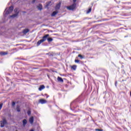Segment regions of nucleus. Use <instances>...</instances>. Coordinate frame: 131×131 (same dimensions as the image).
<instances>
[{"instance_id": "nucleus-1", "label": "nucleus", "mask_w": 131, "mask_h": 131, "mask_svg": "<svg viewBox=\"0 0 131 131\" xmlns=\"http://www.w3.org/2000/svg\"><path fill=\"white\" fill-rule=\"evenodd\" d=\"M13 10H14V7H13V6H11L8 9L6 8L4 11V16L7 17V15H9V14H10V13L13 12Z\"/></svg>"}, {"instance_id": "nucleus-2", "label": "nucleus", "mask_w": 131, "mask_h": 131, "mask_svg": "<svg viewBox=\"0 0 131 131\" xmlns=\"http://www.w3.org/2000/svg\"><path fill=\"white\" fill-rule=\"evenodd\" d=\"M50 35L49 34H47L46 35H45L44 36H43L42 39L38 41L37 43V46H39L40 45V43H42V42H43V41H46V40H47V38H48V37H49Z\"/></svg>"}, {"instance_id": "nucleus-3", "label": "nucleus", "mask_w": 131, "mask_h": 131, "mask_svg": "<svg viewBox=\"0 0 131 131\" xmlns=\"http://www.w3.org/2000/svg\"><path fill=\"white\" fill-rule=\"evenodd\" d=\"M14 12L15 14L10 16V18H15V17H17V16H18V14H19V11L18 10V8L15 9Z\"/></svg>"}, {"instance_id": "nucleus-4", "label": "nucleus", "mask_w": 131, "mask_h": 131, "mask_svg": "<svg viewBox=\"0 0 131 131\" xmlns=\"http://www.w3.org/2000/svg\"><path fill=\"white\" fill-rule=\"evenodd\" d=\"M76 7V4L74 3L72 5L68 7V10H74L75 9V7Z\"/></svg>"}, {"instance_id": "nucleus-5", "label": "nucleus", "mask_w": 131, "mask_h": 131, "mask_svg": "<svg viewBox=\"0 0 131 131\" xmlns=\"http://www.w3.org/2000/svg\"><path fill=\"white\" fill-rule=\"evenodd\" d=\"M7 124V120L6 119H3V121H1V127H4L5 126V125Z\"/></svg>"}, {"instance_id": "nucleus-6", "label": "nucleus", "mask_w": 131, "mask_h": 131, "mask_svg": "<svg viewBox=\"0 0 131 131\" xmlns=\"http://www.w3.org/2000/svg\"><path fill=\"white\" fill-rule=\"evenodd\" d=\"M61 7V3L57 4L55 7V10H59Z\"/></svg>"}, {"instance_id": "nucleus-7", "label": "nucleus", "mask_w": 131, "mask_h": 131, "mask_svg": "<svg viewBox=\"0 0 131 131\" xmlns=\"http://www.w3.org/2000/svg\"><path fill=\"white\" fill-rule=\"evenodd\" d=\"M39 102L40 104H46V103H47V100L45 99H40Z\"/></svg>"}, {"instance_id": "nucleus-8", "label": "nucleus", "mask_w": 131, "mask_h": 131, "mask_svg": "<svg viewBox=\"0 0 131 131\" xmlns=\"http://www.w3.org/2000/svg\"><path fill=\"white\" fill-rule=\"evenodd\" d=\"M34 119L33 118V117H31L30 119H29V122L30 123H31V124H32L33 123V121H34Z\"/></svg>"}, {"instance_id": "nucleus-9", "label": "nucleus", "mask_w": 131, "mask_h": 131, "mask_svg": "<svg viewBox=\"0 0 131 131\" xmlns=\"http://www.w3.org/2000/svg\"><path fill=\"white\" fill-rule=\"evenodd\" d=\"M57 14H58V11H54L52 14H51V16L52 17H54V16H56V15H57Z\"/></svg>"}, {"instance_id": "nucleus-10", "label": "nucleus", "mask_w": 131, "mask_h": 131, "mask_svg": "<svg viewBox=\"0 0 131 131\" xmlns=\"http://www.w3.org/2000/svg\"><path fill=\"white\" fill-rule=\"evenodd\" d=\"M23 32L24 34H26V33H28V32H29V30L26 29L23 30Z\"/></svg>"}, {"instance_id": "nucleus-11", "label": "nucleus", "mask_w": 131, "mask_h": 131, "mask_svg": "<svg viewBox=\"0 0 131 131\" xmlns=\"http://www.w3.org/2000/svg\"><path fill=\"white\" fill-rule=\"evenodd\" d=\"M0 55H1V56H6V55H8V52H1Z\"/></svg>"}, {"instance_id": "nucleus-12", "label": "nucleus", "mask_w": 131, "mask_h": 131, "mask_svg": "<svg viewBox=\"0 0 131 131\" xmlns=\"http://www.w3.org/2000/svg\"><path fill=\"white\" fill-rule=\"evenodd\" d=\"M23 126H25L26 124H27V120L26 119H24L23 121Z\"/></svg>"}, {"instance_id": "nucleus-13", "label": "nucleus", "mask_w": 131, "mask_h": 131, "mask_svg": "<svg viewBox=\"0 0 131 131\" xmlns=\"http://www.w3.org/2000/svg\"><path fill=\"white\" fill-rule=\"evenodd\" d=\"M57 80L58 81H60V82H63L64 81V80H63V79H62V78L60 77H57Z\"/></svg>"}, {"instance_id": "nucleus-14", "label": "nucleus", "mask_w": 131, "mask_h": 131, "mask_svg": "<svg viewBox=\"0 0 131 131\" xmlns=\"http://www.w3.org/2000/svg\"><path fill=\"white\" fill-rule=\"evenodd\" d=\"M45 88H46L43 85H41L39 88V91H42V90H44Z\"/></svg>"}, {"instance_id": "nucleus-15", "label": "nucleus", "mask_w": 131, "mask_h": 131, "mask_svg": "<svg viewBox=\"0 0 131 131\" xmlns=\"http://www.w3.org/2000/svg\"><path fill=\"white\" fill-rule=\"evenodd\" d=\"M37 9H38V10H40V11H41V10H42V6L41 5L39 4L37 6Z\"/></svg>"}, {"instance_id": "nucleus-16", "label": "nucleus", "mask_w": 131, "mask_h": 131, "mask_svg": "<svg viewBox=\"0 0 131 131\" xmlns=\"http://www.w3.org/2000/svg\"><path fill=\"white\" fill-rule=\"evenodd\" d=\"M77 66L76 65H73V66L71 67L72 69H73V70H76V68H77Z\"/></svg>"}, {"instance_id": "nucleus-17", "label": "nucleus", "mask_w": 131, "mask_h": 131, "mask_svg": "<svg viewBox=\"0 0 131 131\" xmlns=\"http://www.w3.org/2000/svg\"><path fill=\"white\" fill-rule=\"evenodd\" d=\"M16 110H17V112H20V111H21V110H20V106L19 105L17 106Z\"/></svg>"}, {"instance_id": "nucleus-18", "label": "nucleus", "mask_w": 131, "mask_h": 131, "mask_svg": "<svg viewBox=\"0 0 131 131\" xmlns=\"http://www.w3.org/2000/svg\"><path fill=\"white\" fill-rule=\"evenodd\" d=\"M51 2H49V3H47L46 6H45L46 8H48L50 5H51Z\"/></svg>"}, {"instance_id": "nucleus-19", "label": "nucleus", "mask_w": 131, "mask_h": 131, "mask_svg": "<svg viewBox=\"0 0 131 131\" xmlns=\"http://www.w3.org/2000/svg\"><path fill=\"white\" fill-rule=\"evenodd\" d=\"M47 40H48V41H49V42H50V41H53V38H48L47 39Z\"/></svg>"}, {"instance_id": "nucleus-20", "label": "nucleus", "mask_w": 131, "mask_h": 131, "mask_svg": "<svg viewBox=\"0 0 131 131\" xmlns=\"http://www.w3.org/2000/svg\"><path fill=\"white\" fill-rule=\"evenodd\" d=\"M92 12V8H89V10L87 11V14H89V13H91Z\"/></svg>"}, {"instance_id": "nucleus-21", "label": "nucleus", "mask_w": 131, "mask_h": 131, "mask_svg": "<svg viewBox=\"0 0 131 131\" xmlns=\"http://www.w3.org/2000/svg\"><path fill=\"white\" fill-rule=\"evenodd\" d=\"M79 58H80L81 59H83V57H82V55L79 54L78 56Z\"/></svg>"}, {"instance_id": "nucleus-22", "label": "nucleus", "mask_w": 131, "mask_h": 131, "mask_svg": "<svg viewBox=\"0 0 131 131\" xmlns=\"http://www.w3.org/2000/svg\"><path fill=\"white\" fill-rule=\"evenodd\" d=\"M2 108H3V103L0 104V111L1 110Z\"/></svg>"}, {"instance_id": "nucleus-23", "label": "nucleus", "mask_w": 131, "mask_h": 131, "mask_svg": "<svg viewBox=\"0 0 131 131\" xmlns=\"http://www.w3.org/2000/svg\"><path fill=\"white\" fill-rule=\"evenodd\" d=\"M75 63H79V60H75Z\"/></svg>"}, {"instance_id": "nucleus-24", "label": "nucleus", "mask_w": 131, "mask_h": 131, "mask_svg": "<svg viewBox=\"0 0 131 131\" xmlns=\"http://www.w3.org/2000/svg\"><path fill=\"white\" fill-rule=\"evenodd\" d=\"M27 113L29 115H30L31 114V112H30V111H28Z\"/></svg>"}, {"instance_id": "nucleus-25", "label": "nucleus", "mask_w": 131, "mask_h": 131, "mask_svg": "<svg viewBox=\"0 0 131 131\" xmlns=\"http://www.w3.org/2000/svg\"><path fill=\"white\" fill-rule=\"evenodd\" d=\"M95 130H96V131H103V130L100 129H96Z\"/></svg>"}, {"instance_id": "nucleus-26", "label": "nucleus", "mask_w": 131, "mask_h": 131, "mask_svg": "<svg viewBox=\"0 0 131 131\" xmlns=\"http://www.w3.org/2000/svg\"><path fill=\"white\" fill-rule=\"evenodd\" d=\"M15 104L16 103H15V102H13L12 103V106H15Z\"/></svg>"}, {"instance_id": "nucleus-27", "label": "nucleus", "mask_w": 131, "mask_h": 131, "mask_svg": "<svg viewBox=\"0 0 131 131\" xmlns=\"http://www.w3.org/2000/svg\"><path fill=\"white\" fill-rule=\"evenodd\" d=\"M76 1L77 0H73V3H74V4H75V3H76Z\"/></svg>"}, {"instance_id": "nucleus-28", "label": "nucleus", "mask_w": 131, "mask_h": 131, "mask_svg": "<svg viewBox=\"0 0 131 131\" xmlns=\"http://www.w3.org/2000/svg\"><path fill=\"white\" fill-rule=\"evenodd\" d=\"M34 3H35V0H33V1H32V3H33V4H34Z\"/></svg>"}, {"instance_id": "nucleus-29", "label": "nucleus", "mask_w": 131, "mask_h": 131, "mask_svg": "<svg viewBox=\"0 0 131 131\" xmlns=\"http://www.w3.org/2000/svg\"><path fill=\"white\" fill-rule=\"evenodd\" d=\"M45 96H46V98H48L49 97V96H48V95L45 94Z\"/></svg>"}, {"instance_id": "nucleus-30", "label": "nucleus", "mask_w": 131, "mask_h": 131, "mask_svg": "<svg viewBox=\"0 0 131 131\" xmlns=\"http://www.w3.org/2000/svg\"><path fill=\"white\" fill-rule=\"evenodd\" d=\"M30 131H34V130H33V129H31Z\"/></svg>"}, {"instance_id": "nucleus-31", "label": "nucleus", "mask_w": 131, "mask_h": 131, "mask_svg": "<svg viewBox=\"0 0 131 131\" xmlns=\"http://www.w3.org/2000/svg\"><path fill=\"white\" fill-rule=\"evenodd\" d=\"M16 131H18V130H16Z\"/></svg>"}]
</instances>
